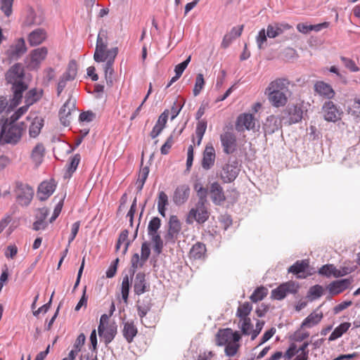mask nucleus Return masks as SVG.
<instances>
[{
    "mask_svg": "<svg viewBox=\"0 0 360 360\" xmlns=\"http://www.w3.org/2000/svg\"><path fill=\"white\" fill-rule=\"evenodd\" d=\"M323 118L328 122H335L341 118V110L331 101H326L322 106Z\"/></svg>",
    "mask_w": 360,
    "mask_h": 360,
    "instance_id": "6e6552de",
    "label": "nucleus"
},
{
    "mask_svg": "<svg viewBox=\"0 0 360 360\" xmlns=\"http://www.w3.org/2000/svg\"><path fill=\"white\" fill-rule=\"evenodd\" d=\"M216 159L215 150L213 146L210 143L205 146L202 153L201 166L205 170L210 169L214 165Z\"/></svg>",
    "mask_w": 360,
    "mask_h": 360,
    "instance_id": "a211bd4d",
    "label": "nucleus"
},
{
    "mask_svg": "<svg viewBox=\"0 0 360 360\" xmlns=\"http://www.w3.org/2000/svg\"><path fill=\"white\" fill-rule=\"evenodd\" d=\"M85 340V335L83 333L79 334L73 345V349L71 351L77 354L81 351V348L84 344Z\"/></svg>",
    "mask_w": 360,
    "mask_h": 360,
    "instance_id": "864d4df0",
    "label": "nucleus"
},
{
    "mask_svg": "<svg viewBox=\"0 0 360 360\" xmlns=\"http://www.w3.org/2000/svg\"><path fill=\"white\" fill-rule=\"evenodd\" d=\"M323 289L322 286L319 285H316L310 288L309 290V294L315 299L320 297L323 294Z\"/></svg>",
    "mask_w": 360,
    "mask_h": 360,
    "instance_id": "052dcab7",
    "label": "nucleus"
},
{
    "mask_svg": "<svg viewBox=\"0 0 360 360\" xmlns=\"http://www.w3.org/2000/svg\"><path fill=\"white\" fill-rule=\"evenodd\" d=\"M281 127V120L275 115L269 116L264 123L263 129L265 135L272 134Z\"/></svg>",
    "mask_w": 360,
    "mask_h": 360,
    "instance_id": "b1692460",
    "label": "nucleus"
},
{
    "mask_svg": "<svg viewBox=\"0 0 360 360\" xmlns=\"http://www.w3.org/2000/svg\"><path fill=\"white\" fill-rule=\"evenodd\" d=\"M22 127L13 122L3 124L0 131V141L5 143L15 145L21 139Z\"/></svg>",
    "mask_w": 360,
    "mask_h": 360,
    "instance_id": "20e7f679",
    "label": "nucleus"
},
{
    "mask_svg": "<svg viewBox=\"0 0 360 360\" xmlns=\"http://www.w3.org/2000/svg\"><path fill=\"white\" fill-rule=\"evenodd\" d=\"M240 169L237 161L224 165L217 175L224 184L233 182L238 176Z\"/></svg>",
    "mask_w": 360,
    "mask_h": 360,
    "instance_id": "423d86ee",
    "label": "nucleus"
},
{
    "mask_svg": "<svg viewBox=\"0 0 360 360\" xmlns=\"http://www.w3.org/2000/svg\"><path fill=\"white\" fill-rule=\"evenodd\" d=\"M351 326V323L348 322H345L340 324L338 327H336L334 330L332 332L328 338V340L330 342L334 341L338 338H340L345 333H346L349 327Z\"/></svg>",
    "mask_w": 360,
    "mask_h": 360,
    "instance_id": "c9c22d12",
    "label": "nucleus"
},
{
    "mask_svg": "<svg viewBox=\"0 0 360 360\" xmlns=\"http://www.w3.org/2000/svg\"><path fill=\"white\" fill-rule=\"evenodd\" d=\"M117 53L118 49L117 47L109 49L106 52V56H105L106 63L104 65L103 69L107 82H112V75L114 73L112 65Z\"/></svg>",
    "mask_w": 360,
    "mask_h": 360,
    "instance_id": "f8f14e48",
    "label": "nucleus"
},
{
    "mask_svg": "<svg viewBox=\"0 0 360 360\" xmlns=\"http://www.w3.org/2000/svg\"><path fill=\"white\" fill-rule=\"evenodd\" d=\"M45 148L42 143H37L32 149L31 158L37 166H39L44 156Z\"/></svg>",
    "mask_w": 360,
    "mask_h": 360,
    "instance_id": "72a5a7b5",
    "label": "nucleus"
},
{
    "mask_svg": "<svg viewBox=\"0 0 360 360\" xmlns=\"http://www.w3.org/2000/svg\"><path fill=\"white\" fill-rule=\"evenodd\" d=\"M161 226V220L158 217H153L148 225V234L158 233V230Z\"/></svg>",
    "mask_w": 360,
    "mask_h": 360,
    "instance_id": "de8ad7c7",
    "label": "nucleus"
},
{
    "mask_svg": "<svg viewBox=\"0 0 360 360\" xmlns=\"http://www.w3.org/2000/svg\"><path fill=\"white\" fill-rule=\"evenodd\" d=\"M289 84V81L284 78H278L269 84L264 94L273 107L281 108L287 104Z\"/></svg>",
    "mask_w": 360,
    "mask_h": 360,
    "instance_id": "f257e3e1",
    "label": "nucleus"
},
{
    "mask_svg": "<svg viewBox=\"0 0 360 360\" xmlns=\"http://www.w3.org/2000/svg\"><path fill=\"white\" fill-rule=\"evenodd\" d=\"M41 96V91L36 89L30 90L25 96V103L31 105L40 99Z\"/></svg>",
    "mask_w": 360,
    "mask_h": 360,
    "instance_id": "a19ab883",
    "label": "nucleus"
},
{
    "mask_svg": "<svg viewBox=\"0 0 360 360\" xmlns=\"http://www.w3.org/2000/svg\"><path fill=\"white\" fill-rule=\"evenodd\" d=\"M77 73V65L75 60H71L68 66L66 71L64 72L63 76L67 79L72 81L75 79Z\"/></svg>",
    "mask_w": 360,
    "mask_h": 360,
    "instance_id": "ea45409f",
    "label": "nucleus"
},
{
    "mask_svg": "<svg viewBox=\"0 0 360 360\" xmlns=\"http://www.w3.org/2000/svg\"><path fill=\"white\" fill-rule=\"evenodd\" d=\"M128 235L129 232L127 230H123L118 238V243L124 244V249L122 250V253L125 254L128 250L129 245V241L128 240Z\"/></svg>",
    "mask_w": 360,
    "mask_h": 360,
    "instance_id": "3c124183",
    "label": "nucleus"
},
{
    "mask_svg": "<svg viewBox=\"0 0 360 360\" xmlns=\"http://www.w3.org/2000/svg\"><path fill=\"white\" fill-rule=\"evenodd\" d=\"M181 231V224L176 216L172 215L169 220V230L167 234V240H173Z\"/></svg>",
    "mask_w": 360,
    "mask_h": 360,
    "instance_id": "c85d7f7f",
    "label": "nucleus"
},
{
    "mask_svg": "<svg viewBox=\"0 0 360 360\" xmlns=\"http://www.w3.org/2000/svg\"><path fill=\"white\" fill-rule=\"evenodd\" d=\"M169 115V110H165L158 117L156 124L161 126L163 129L167 121L168 116Z\"/></svg>",
    "mask_w": 360,
    "mask_h": 360,
    "instance_id": "0e129e2a",
    "label": "nucleus"
},
{
    "mask_svg": "<svg viewBox=\"0 0 360 360\" xmlns=\"http://www.w3.org/2000/svg\"><path fill=\"white\" fill-rule=\"evenodd\" d=\"M174 143L173 136L170 135L165 143L162 146L160 152L162 155H167Z\"/></svg>",
    "mask_w": 360,
    "mask_h": 360,
    "instance_id": "bf43d9fd",
    "label": "nucleus"
},
{
    "mask_svg": "<svg viewBox=\"0 0 360 360\" xmlns=\"http://www.w3.org/2000/svg\"><path fill=\"white\" fill-rule=\"evenodd\" d=\"M194 189L199 198L198 202H207V189L204 188L200 183L195 184Z\"/></svg>",
    "mask_w": 360,
    "mask_h": 360,
    "instance_id": "49530a36",
    "label": "nucleus"
},
{
    "mask_svg": "<svg viewBox=\"0 0 360 360\" xmlns=\"http://www.w3.org/2000/svg\"><path fill=\"white\" fill-rule=\"evenodd\" d=\"M268 294V289L264 287L257 288L250 296V300L253 302H257L262 300Z\"/></svg>",
    "mask_w": 360,
    "mask_h": 360,
    "instance_id": "37998d69",
    "label": "nucleus"
},
{
    "mask_svg": "<svg viewBox=\"0 0 360 360\" xmlns=\"http://www.w3.org/2000/svg\"><path fill=\"white\" fill-rule=\"evenodd\" d=\"M333 264H326L322 266L319 270V274L326 277L332 276Z\"/></svg>",
    "mask_w": 360,
    "mask_h": 360,
    "instance_id": "69168bd1",
    "label": "nucleus"
},
{
    "mask_svg": "<svg viewBox=\"0 0 360 360\" xmlns=\"http://www.w3.org/2000/svg\"><path fill=\"white\" fill-rule=\"evenodd\" d=\"M210 193L214 204L221 205L226 200L222 186L218 182H213L210 185Z\"/></svg>",
    "mask_w": 360,
    "mask_h": 360,
    "instance_id": "412c9836",
    "label": "nucleus"
},
{
    "mask_svg": "<svg viewBox=\"0 0 360 360\" xmlns=\"http://www.w3.org/2000/svg\"><path fill=\"white\" fill-rule=\"evenodd\" d=\"M240 323L242 333L244 335H250V331L252 329V324L250 319L249 317L240 319Z\"/></svg>",
    "mask_w": 360,
    "mask_h": 360,
    "instance_id": "8fccbe9b",
    "label": "nucleus"
},
{
    "mask_svg": "<svg viewBox=\"0 0 360 360\" xmlns=\"http://www.w3.org/2000/svg\"><path fill=\"white\" fill-rule=\"evenodd\" d=\"M146 275L142 272L136 274L134 281V290L135 294L140 295L143 294L147 290Z\"/></svg>",
    "mask_w": 360,
    "mask_h": 360,
    "instance_id": "cd10ccee",
    "label": "nucleus"
},
{
    "mask_svg": "<svg viewBox=\"0 0 360 360\" xmlns=\"http://www.w3.org/2000/svg\"><path fill=\"white\" fill-rule=\"evenodd\" d=\"M169 205V198L164 191H160L158 195L157 207L159 214L165 217L166 210Z\"/></svg>",
    "mask_w": 360,
    "mask_h": 360,
    "instance_id": "2f4dec72",
    "label": "nucleus"
},
{
    "mask_svg": "<svg viewBox=\"0 0 360 360\" xmlns=\"http://www.w3.org/2000/svg\"><path fill=\"white\" fill-rule=\"evenodd\" d=\"M80 162V155L75 154L70 159V164L68 167V170L70 173H73L77 168L78 165Z\"/></svg>",
    "mask_w": 360,
    "mask_h": 360,
    "instance_id": "6e6d98bb",
    "label": "nucleus"
},
{
    "mask_svg": "<svg viewBox=\"0 0 360 360\" xmlns=\"http://www.w3.org/2000/svg\"><path fill=\"white\" fill-rule=\"evenodd\" d=\"M207 129V122L205 120L198 121L195 129V134L197 138H203Z\"/></svg>",
    "mask_w": 360,
    "mask_h": 360,
    "instance_id": "13d9d810",
    "label": "nucleus"
},
{
    "mask_svg": "<svg viewBox=\"0 0 360 360\" xmlns=\"http://www.w3.org/2000/svg\"><path fill=\"white\" fill-rule=\"evenodd\" d=\"M220 141L224 153L229 155L234 153L237 149L236 136L230 132L226 131L220 135Z\"/></svg>",
    "mask_w": 360,
    "mask_h": 360,
    "instance_id": "9b49d317",
    "label": "nucleus"
},
{
    "mask_svg": "<svg viewBox=\"0 0 360 360\" xmlns=\"http://www.w3.org/2000/svg\"><path fill=\"white\" fill-rule=\"evenodd\" d=\"M27 51L25 41L23 38L18 39L11 45L6 51L8 58L11 60H16Z\"/></svg>",
    "mask_w": 360,
    "mask_h": 360,
    "instance_id": "ddd939ff",
    "label": "nucleus"
},
{
    "mask_svg": "<svg viewBox=\"0 0 360 360\" xmlns=\"http://www.w3.org/2000/svg\"><path fill=\"white\" fill-rule=\"evenodd\" d=\"M46 39V31L42 28H37L29 34L27 40L31 46H35L42 44Z\"/></svg>",
    "mask_w": 360,
    "mask_h": 360,
    "instance_id": "393cba45",
    "label": "nucleus"
},
{
    "mask_svg": "<svg viewBox=\"0 0 360 360\" xmlns=\"http://www.w3.org/2000/svg\"><path fill=\"white\" fill-rule=\"evenodd\" d=\"M47 54L48 50L44 46L32 50L30 53V60L27 65L28 68L30 70L39 68Z\"/></svg>",
    "mask_w": 360,
    "mask_h": 360,
    "instance_id": "1a4fd4ad",
    "label": "nucleus"
},
{
    "mask_svg": "<svg viewBox=\"0 0 360 360\" xmlns=\"http://www.w3.org/2000/svg\"><path fill=\"white\" fill-rule=\"evenodd\" d=\"M252 309V307L251 304H250L248 302H244L243 304H240L238 307L236 312V316L240 319L248 318V315L251 312Z\"/></svg>",
    "mask_w": 360,
    "mask_h": 360,
    "instance_id": "c03bdc74",
    "label": "nucleus"
},
{
    "mask_svg": "<svg viewBox=\"0 0 360 360\" xmlns=\"http://www.w3.org/2000/svg\"><path fill=\"white\" fill-rule=\"evenodd\" d=\"M341 61L344 64V65L349 69L351 72H358L359 70V68L356 65L354 61L349 58H346L342 56L340 58Z\"/></svg>",
    "mask_w": 360,
    "mask_h": 360,
    "instance_id": "5fc2aeb1",
    "label": "nucleus"
},
{
    "mask_svg": "<svg viewBox=\"0 0 360 360\" xmlns=\"http://www.w3.org/2000/svg\"><path fill=\"white\" fill-rule=\"evenodd\" d=\"M205 245L202 243H197L193 245L189 254L191 258L200 259L205 257Z\"/></svg>",
    "mask_w": 360,
    "mask_h": 360,
    "instance_id": "f704fd0d",
    "label": "nucleus"
},
{
    "mask_svg": "<svg viewBox=\"0 0 360 360\" xmlns=\"http://www.w3.org/2000/svg\"><path fill=\"white\" fill-rule=\"evenodd\" d=\"M75 109V101L71 98L63 104L59 111V117L63 125L67 127L70 124L71 112Z\"/></svg>",
    "mask_w": 360,
    "mask_h": 360,
    "instance_id": "2eb2a0df",
    "label": "nucleus"
},
{
    "mask_svg": "<svg viewBox=\"0 0 360 360\" xmlns=\"http://www.w3.org/2000/svg\"><path fill=\"white\" fill-rule=\"evenodd\" d=\"M116 331L113 328H108L104 332V335H103V338L105 339L106 343L110 342L113 338H115Z\"/></svg>",
    "mask_w": 360,
    "mask_h": 360,
    "instance_id": "774afa93",
    "label": "nucleus"
},
{
    "mask_svg": "<svg viewBox=\"0 0 360 360\" xmlns=\"http://www.w3.org/2000/svg\"><path fill=\"white\" fill-rule=\"evenodd\" d=\"M289 123L300 122L303 117V109L300 104L294 105L288 108Z\"/></svg>",
    "mask_w": 360,
    "mask_h": 360,
    "instance_id": "c756f323",
    "label": "nucleus"
},
{
    "mask_svg": "<svg viewBox=\"0 0 360 360\" xmlns=\"http://www.w3.org/2000/svg\"><path fill=\"white\" fill-rule=\"evenodd\" d=\"M130 288V281L129 276L127 274L122 278V282L121 285V293L122 300L125 303H127L129 292Z\"/></svg>",
    "mask_w": 360,
    "mask_h": 360,
    "instance_id": "79ce46f5",
    "label": "nucleus"
},
{
    "mask_svg": "<svg viewBox=\"0 0 360 360\" xmlns=\"http://www.w3.org/2000/svg\"><path fill=\"white\" fill-rule=\"evenodd\" d=\"M209 218V212L206 207V202H197L195 207L192 208L187 216L186 222L192 224L196 221L199 224H203Z\"/></svg>",
    "mask_w": 360,
    "mask_h": 360,
    "instance_id": "39448f33",
    "label": "nucleus"
},
{
    "mask_svg": "<svg viewBox=\"0 0 360 360\" xmlns=\"http://www.w3.org/2000/svg\"><path fill=\"white\" fill-rule=\"evenodd\" d=\"M146 262L143 260L142 257L138 253H134L131 259V268L129 269L130 276L132 277L135 274L136 271L141 268Z\"/></svg>",
    "mask_w": 360,
    "mask_h": 360,
    "instance_id": "e433bc0d",
    "label": "nucleus"
},
{
    "mask_svg": "<svg viewBox=\"0 0 360 360\" xmlns=\"http://www.w3.org/2000/svg\"><path fill=\"white\" fill-rule=\"evenodd\" d=\"M291 28V25L284 22H274L269 24L267 26L266 30L262 29L259 30L257 36L256 37V42L258 49H263L265 47L264 44L266 42L267 37L271 39L276 38Z\"/></svg>",
    "mask_w": 360,
    "mask_h": 360,
    "instance_id": "7ed1b4c3",
    "label": "nucleus"
},
{
    "mask_svg": "<svg viewBox=\"0 0 360 360\" xmlns=\"http://www.w3.org/2000/svg\"><path fill=\"white\" fill-rule=\"evenodd\" d=\"M352 283V279L351 278H343L340 280H336L331 282L328 286V290L332 295H336L344 290L347 289Z\"/></svg>",
    "mask_w": 360,
    "mask_h": 360,
    "instance_id": "aec40b11",
    "label": "nucleus"
},
{
    "mask_svg": "<svg viewBox=\"0 0 360 360\" xmlns=\"http://www.w3.org/2000/svg\"><path fill=\"white\" fill-rule=\"evenodd\" d=\"M323 313L316 309L311 313L302 323V328H312L317 325L323 319Z\"/></svg>",
    "mask_w": 360,
    "mask_h": 360,
    "instance_id": "bb28decb",
    "label": "nucleus"
},
{
    "mask_svg": "<svg viewBox=\"0 0 360 360\" xmlns=\"http://www.w3.org/2000/svg\"><path fill=\"white\" fill-rule=\"evenodd\" d=\"M297 290V286L294 283H285L271 291V297L275 300H281L283 299L288 293H295Z\"/></svg>",
    "mask_w": 360,
    "mask_h": 360,
    "instance_id": "4468645a",
    "label": "nucleus"
},
{
    "mask_svg": "<svg viewBox=\"0 0 360 360\" xmlns=\"http://www.w3.org/2000/svg\"><path fill=\"white\" fill-rule=\"evenodd\" d=\"M79 226H80V222L79 221L75 222L72 225V228H71V234L69 237V239H68V245H70L73 240L75 238L78 231H79Z\"/></svg>",
    "mask_w": 360,
    "mask_h": 360,
    "instance_id": "680f3d73",
    "label": "nucleus"
},
{
    "mask_svg": "<svg viewBox=\"0 0 360 360\" xmlns=\"http://www.w3.org/2000/svg\"><path fill=\"white\" fill-rule=\"evenodd\" d=\"M138 333L137 328L133 321L124 323L122 333L124 338L128 342H131Z\"/></svg>",
    "mask_w": 360,
    "mask_h": 360,
    "instance_id": "7c9ffc66",
    "label": "nucleus"
},
{
    "mask_svg": "<svg viewBox=\"0 0 360 360\" xmlns=\"http://www.w3.org/2000/svg\"><path fill=\"white\" fill-rule=\"evenodd\" d=\"M148 235L150 240L153 243V250L158 255L160 254L163 248V242L161 239L160 233H155Z\"/></svg>",
    "mask_w": 360,
    "mask_h": 360,
    "instance_id": "58836bf2",
    "label": "nucleus"
},
{
    "mask_svg": "<svg viewBox=\"0 0 360 360\" xmlns=\"http://www.w3.org/2000/svg\"><path fill=\"white\" fill-rule=\"evenodd\" d=\"M44 21V18L39 13L35 12L32 8H28L23 24L26 26L39 25Z\"/></svg>",
    "mask_w": 360,
    "mask_h": 360,
    "instance_id": "a878e982",
    "label": "nucleus"
},
{
    "mask_svg": "<svg viewBox=\"0 0 360 360\" xmlns=\"http://www.w3.org/2000/svg\"><path fill=\"white\" fill-rule=\"evenodd\" d=\"M34 195L33 188L28 185H21L18 187V199L23 205H27L32 199Z\"/></svg>",
    "mask_w": 360,
    "mask_h": 360,
    "instance_id": "5701e85b",
    "label": "nucleus"
},
{
    "mask_svg": "<svg viewBox=\"0 0 360 360\" xmlns=\"http://www.w3.org/2000/svg\"><path fill=\"white\" fill-rule=\"evenodd\" d=\"M13 1V0H1V10L7 17L12 13Z\"/></svg>",
    "mask_w": 360,
    "mask_h": 360,
    "instance_id": "603ef678",
    "label": "nucleus"
},
{
    "mask_svg": "<svg viewBox=\"0 0 360 360\" xmlns=\"http://www.w3.org/2000/svg\"><path fill=\"white\" fill-rule=\"evenodd\" d=\"M24 70L20 63L12 65L6 74V79L8 83L13 84L22 81Z\"/></svg>",
    "mask_w": 360,
    "mask_h": 360,
    "instance_id": "6ab92c4d",
    "label": "nucleus"
},
{
    "mask_svg": "<svg viewBox=\"0 0 360 360\" xmlns=\"http://www.w3.org/2000/svg\"><path fill=\"white\" fill-rule=\"evenodd\" d=\"M314 91L319 97L331 100L335 96V91L332 86L323 81H316L314 84Z\"/></svg>",
    "mask_w": 360,
    "mask_h": 360,
    "instance_id": "9d476101",
    "label": "nucleus"
},
{
    "mask_svg": "<svg viewBox=\"0 0 360 360\" xmlns=\"http://www.w3.org/2000/svg\"><path fill=\"white\" fill-rule=\"evenodd\" d=\"M108 46V35L107 31L101 30L98 32L96 45V50L94 55V58L96 62L101 63L105 61V56H106V50Z\"/></svg>",
    "mask_w": 360,
    "mask_h": 360,
    "instance_id": "0eeeda50",
    "label": "nucleus"
},
{
    "mask_svg": "<svg viewBox=\"0 0 360 360\" xmlns=\"http://www.w3.org/2000/svg\"><path fill=\"white\" fill-rule=\"evenodd\" d=\"M255 120L250 113H243L238 116L236 121V129L238 131L250 130L255 127Z\"/></svg>",
    "mask_w": 360,
    "mask_h": 360,
    "instance_id": "f3484780",
    "label": "nucleus"
},
{
    "mask_svg": "<svg viewBox=\"0 0 360 360\" xmlns=\"http://www.w3.org/2000/svg\"><path fill=\"white\" fill-rule=\"evenodd\" d=\"M11 84L13 85L12 89L14 94V99L17 101L20 100L22 96L23 91L26 89V86L22 81Z\"/></svg>",
    "mask_w": 360,
    "mask_h": 360,
    "instance_id": "a18cd8bd",
    "label": "nucleus"
},
{
    "mask_svg": "<svg viewBox=\"0 0 360 360\" xmlns=\"http://www.w3.org/2000/svg\"><path fill=\"white\" fill-rule=\"evenodd\" d=\"M204 86H205V79L203 77V75L201 73H199L197 75L194 88L193 89V94L194 96H197L200 94V91L204 88Z\"/></svg>",
    "mask_w": 360,
    "mask_h": 360,
    "instance_id": "09e8293b",
    "label": "nucleus"
},
{
    "mask_svg": "<svg viewBox=\"0 0 360 360\" xmlns=\"http://www.w3.org/2000/svg\"><path fill=\"white\" fill-rule=\"evenodd\" d=\"M191 56H189L184 61L178 64L174 68L175 74L177 76H181L185 69L187 68L188 65L191 62Z\"/></svg>",
    "mask_w": 360,
    "mask_h": 360,
    "instance_id": "4d7b16f0",
    "label": "nucleus"
},
{
    "mask_svg": "<svg viewBox=\"0 0 360 360\" xmlns=\"http://www.w3.org/2000/svg\"><path fill=\"white\" fill-rule=\"evenodd\" d=\"M309 266L307 260L297 261L294 264L290 266L288 272L294 274H299L303 273Z\"/></svg>",
    "mask_w": 360,
    "mask_h": 360,
    "instance_id": "4c0bfd02",
    "label": "nucleus"
},
{
    "mask_svg": "<svg viewBox=\"0 0 360 360\" xmlns=\"http://www.w3.org/2000/svg\"><path fill=\"white\" fill-rule=\"evenodd\" d=\"M190 193L191 189L188 185L182 184L177 186L173 193V202L177 206L184 205L189 198Z\"/></svg>",
    "mask_w": 360,
    "mask_h": 360,
    "instance_id": "dca6fc26",
    "label": "nucleus"
},
{
    "mask_svg": "<svg viewBox=\"0 0 360 360\" xmlns=\"http://www.w3.org/2000/svg\"><path fill=\"white\" fill-rule=\"evenodd\" d=\"M56 184L53 181H43L39 186L37 196L40 200H46L56 189Z\"/></svg>",
    "mask_w": 360,
    "mask_h": 360,
    "instance_id": "4be33fe9",
    "label": "nucleus"
},
{
    "mask_svg": "<svg viewBox=\"0 0 360 360\" xmlns=\"http://www.w3.org/2000/svg\"><path fill=\"white\" fill-rule=\"evenodd\" d=\"M352 304V302L350 300L348 301H344L338 304H337L334 309L333 311L334 313L338 314L340 311H343L344 309H347V307H350Z\"/></svg>",
    "mask_w": 360,
    "mask_h": 360,
    "instance_id": "338daca9",
    "label": "nucleus"
},
{
    "mask_svg": "<svg viewBox=\"0 0 360 360\" xmlns=\"http://www.w3.org/2000/svg\"><path fill=\"white\" fill-rule=\"evenodd\" d=\"M43 126L44 119L41 117H34L29 129L30 136L32 138H36L40 134Z\"/></svg>",
    "mask_w": 360,
    "mask_h": 360,
    "instance_id": "473e14b6",
    "label": "nucleus"
},
{
    "mask_svg": "<svg viewBox=\"0 0 360 360\" xmlns=\"http://www.w3.org/2000/svg\"><path fill=\"white\" fill-rule=\"evenodd\" d=\"M240 335L238 331L231 328L219 330L216 335V343L218 346H225V354L228 356H234L239 347L238 342Z\"/></svg>",
    "mask_w": 360,
    "mask_h": 360,
    "instance_id": "f03ea898",
    "label": "nucleus"
},
{
    "mask_svg": "<svg viewBox=\"0 0 360 360\" xmlns=\"http://www.w3.org/2000/svg\"><path fill=\"white\" fill-rule=\"evenodd\" d=\"M150 249L149 245L146 242L142 243L141 250V257H142L143 260H145L146 262L150 256Z\"/></svg>",
    "mask_w": 360,
    "mask_h": 360,
    "instance_id": "e2e57ef3",
    "label": "nucleus"
}]
</instances>
